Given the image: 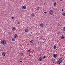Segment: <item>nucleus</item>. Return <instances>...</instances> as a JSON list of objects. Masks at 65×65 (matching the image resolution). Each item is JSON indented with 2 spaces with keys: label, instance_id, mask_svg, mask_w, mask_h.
I'll use <instances>...</instances> for the list:
<instances>
[{
  "label": "nucleus",
  "instance_id": "nucleus-1",
  "mask_svg": "<svg viewBox=\"0 0 65 65\" xmlns=\"http://www.w3.org/2000/svg\"><path fill=\"white\" fill-rule=\"evenodd\" d=\"M1 43L3 44V45H5L6 44V41L4 40H2L1 41Z\"/></svg>",
  "mask_w": 65,
  "mask_h": 65
},
{
  "label": "nucleus",
  "instance_id": "nucleus-2",
  "mask_svg": "<svg viewBox=\"0 0 65 65\" xmlns=\"http://www.w3.org/2000/svg\"><path fill=\"white\" fill-rule=\"evenodd\" d=\"M49 14L50 15H53L54 14V12L53 10H50L49 11Z\"/></svg>",
  "mask_w": 65,
  "mask_h": 65
},
{
  "label": "nucleus",
  "instance_id": "nucleus-3",
  "mask_svg": "<svg viewBox=\"0 0 65 65\" xmlns=\"http://www.w3.org/2000/svg\"><path fill=\"white\" fill-rule=\"evenodd\" d=\"M2 55L3 56H5L6 55V53L4 52L2 53Z\"/></svg>",
  "mask_w": 65,
  "mask_h": 65
},
{
  "label": "nucleus",
  "instance_id": "nucleus-4",
  "mask_svg": "<svg viewBox=\"0 0 65 65\" xmlns=\"http://www.w3.org/2000/svg\"><path fill=\"white\" fill-rule=\"evenodd\" d=\"M22 8L23 9H25L26 8V6H22Z\"/></svg>",
  "mask_w": 65,
  "mask_h": 65
},
{
  "label": "nucleus",
  "instance_id": "nucleus-5",
  "mask_svg": "<svg viewBox=\"0 0 65 65\" xmlns=\"http://www.w3.org/2000/svg\"><path fill=\"white\" fill-rule=\"evenodd\" d=\"M57 54H54L53 55V57L54 58H57Z\"/></svg>",
  "mask_w": 65,
  "mask_h": 65
},
{
  "label": "nucleus",
  "instance_id": "nucleus-6",
  "mask_svg": "<svg viewBox=\"0 0 65 65\" xmlns=\"http://www.w3.org/2000/svg\"><path fill=\"white\" fill-rule=\"evenodd\" d=\"M14 37L15 38H17L18 37V35L17 34H15L14 36Z\"/></svg>",
  "mask_w": 65,
  "mask_h": 65
},
{
  "label": "nucleus",
  "instance_id": "nucleus-7",
  "mask_svg": "<svg viewBox=\"0 0 65 65\" xmlns=\"http://www.w3.org/2000/svg\"><path fill=\"white\" fill-rule=\"evenodd\" d=\"M42 60V58L41 57H40L38 59L39 61H41Z\"/></svg>",
  "mask_w": 65,
  "mask_h": 65
},
{
  "label": "nucleus",
  "instance_id": "nucleus-8",
  "mask_svg": "<svg viewBox=\"0 0 65 65\" xmlns=\"http://www.w3.org/2000/svg\"><path fill=\"white\" fill-rule=\"evenodd\" d=\"M40 25L41 27H42L43 28V27L44 26V24H43V23H41Z\"/></svg>",
  "mask_w": 65,
  "mask_h": 65
},
{
  "label": "nucleus",
  "instance_id": "nucleus-9",
  "mask_svg": "<svg viewBox=\"0 0 65 65\" xmlns=\"http://www.w3.org/2000/svg\"><path fill=\"white\" fill-rule=\"evenodd\" d=\"M60 38L62 39H64V38H65L64 36L62 35V36H61L60 37Z\"/></svg>",
  "mask_w": 65,
  "mask_h": 65
},
{
  "label": "nucleus",
  "instance_id": "nucleus-10",
  "mask_svg": "<svg viewBox=\"0 0 65 65\" xmlns=\"http://www.w3.org/2000/svg\"><path fill=\"white\" fill-rule=\"evenodd\" d=\"M12 30L13 31H14V30H16V28L15 27H13L12 28Z\"/></svg>",
  "mask_w": 65,
  "mask_h": 65
},
{
  "label": "nucleus",
  "instance_id": "nucleus-11",
  "mask_svg": "<svg viewBox=\"0 0 65 65\" xmlns=\"http://www.w3.org/2000/svg\"><path fill=\"white\" fill-rule=\"evenodd\" d=\"M25 32L26 33H28L29 32V29H26L25 30Z\"/></svg>",
  "mask_w": 65,
  "mask_h": 65
},
{
  "label": "nucleus",
  "instance_id": "nucleus-12",
  "mask_svg": "<svg viewBox=\"0 0 65 65\" xmlns=\"http://www.w3.org/2000/svg\"><path fill=\"white\" fill-rule=\"evenodd\" d=\"M32 51H31L30 49H29L28 50H27V52H31Z\"/></svg>",
  "mask_w": 65,
  "mask_h": 65
},
{
  "label": "nucleus",
  "instance_id": "nucleus-13",
  "mask_svg": "<svg viewBox=\"0 0 65 65\" xmlns=\"http://www.w3.org/2000/svg\"><path fill=\"white\" fill-rule=\"evenodd\" d=\"M59 61H60L61 62H62V58H60L59 59Z\"/></svg>",
  "mask_w": 65,
  "mask_h": 65
},
{
  "label": "nucleus",
  "instance_id": "nucleus-14",
  "mask_svg": "<svg viewBox=\"0 0 65 65\" xmlns=\"http://www.w3.org/2000/svg\"><path fill=\"white\" fill-rule=\"evenodd\" d=\"M61 62L59 60H58V62L57 63V64H60V63H61Z\"/></svg>",
  "mask_w": 65,
  "mask_h": 65
},
{
  "label": "nucleus",
  "instance_id": "nucleus-15",
  "mask_svg": "<svg viewBox=\"0 0 65 65\" xmlns=\"http://www.w3.org/2000/svg\"><path fill=\"white\" fill-rule=\"evenodd\" d=\"M35 15H34V13H32V14H31V17H34L35 16Z\"/></svg>",
  "mask_w": 65,
  "mask_h": 65
},
{
  "label": "nucleus",
  "instance_id": "nucleus-16",
  "mask_svg": "<svg viewBox=\"0 0 65 65\" xmlns=\"http://www.w3.org/2000/svg\"><path fill=\"white\" fill-rule=\"evenodd\" d=\"M62 15L63 16H65V12H63L62 13Z\"/></svg>",
  "mask_w": 65,
  "mask_h": 65
},
{
  "label": "nucleus",
  "instance_id": "nucleus-17",
  "mask_svg": "<svg viewBox=\"0 0 65 65\" xmlns=\"http://www.w3.org/2000/svg\"><path fill=\"white\" fill-rule=\"evenodd\" d=\"M54 6H56L57 5V3L56 2H55L54 4Z\"/></svg>",
  "mask_w": 65,
  "mask_h": 65
},
{
  "label": "nucleus",
  "instance_id": "nucleus-18",
  "mask_svg": "<svg viewBox=\"0 0 65 65\" xmlns=\"http://www.w3.org/2000/svg\"><path fill=\"white\" fill-rule=\"evenodd\" d=\"M34 41H33V40H31L30 41V42H31V43H33V42Z\"/></svg>",
  "mask_w": 65,
  "mask_h": 65
},
{
  "label": "nucleus",
  "instance_id": "nucleus-19",
  "mask_svg": "<svg viewBox=\"0 0 65 65\" xmlns=\"http://www.w3.org/2000/svg\"><path fill=\"white\" fill-rule=\"evenodd\" d=\"M56 45H54V50H55L56 49Z\"/></svg>",
  "mask_w": 65,
  "mask_h": 65
},
{
  "label": "nucleus",
  "instance_id": "nucleus-20",
  "mask_svg": "<svg viewBox=\"0 0 65 65\" xmlns=\"http://www.w3.org/2000/svg\"><path fill=\"white\" fill-rule=\"evenodd\" d=\"M12 41H15V39L12 38Z\"/></svg>",
  "mask_w": 65,
  "mask_h": 65
},
{
  "label": "nucleus",
  "instance_id": "nucleus-21",
  "mask_svg": "<svg viewBox=\"0 0 65 65\" xmlns=\"http://www.w3.org/2000/svg\"><path fill=\"white\" fill-rule=\"evenodd\" d=\"M37 10H39V7H37Z\"/></svg>",
  "mask_w": 65,
  "mask_h": 65
},
{
  "label": "nucleus",
  "instance_id": "nucleus-22",
  "mask_svg": "<svg viewBox=\"0 0 65 65\" xmlns=\"http://www.w3.org/2000/svg\"><path fill=\"white\" fill-rule=\"evenodd\" d=\"M21 55V56H23V55H24V54L23 53H20Z\"/></svg>",
  "mask_w": 65,
  "mask_h": 65
},
{
  "label": "nucleus",
  "instance_id": "nucleus-23",
  "mask_svg": "<svg viewBox=\"0 0 65 65\" xmlns=\"http://www.w3.org/2000/svg\"><path fill=\"white\" fill-rule=\"evenodd\" d=\"M63 31H65V27H64L63 28Z\"/></svg>",
  "mask_w": 65,
  "mask_h": 65
},
{
  "label": "nucleus",
  "instance_id": "nucleus-24",
  "mask_svg": "<svg viewBox=\"0 0 65 65\" xmlns=\"http://www.w3.org/2000/svg\"><path fill=\"white\" fill-rule=\"evenodd\" d=\"M55 59H54V60H52V61L54 63L55 62Z\"/></svg>",
  "mask_w": 65,
  "mask_h": 65
},
{
  "label": "nucleus",
  "instance_id": "nucleus-25",
  "mask_svg": "<svg viewBox=\"0 0 65 65\" xmlns=\"http://www.w3.org/2000/svg\"><path fill=\"white\" fill-rule=\"evenodd\" d=\"M45 58H46V56H44L43 57V59H45Z\"/></svg>",
  "mask_w": 65,
  "mask_h": 65
},
{
  "label": "nucleus",
  "instance_id": "nucleus-26",
  "mask_svg": "<svg viewBox=\"0 0 65 65\" xmlns=\"http://www.w3.org/2000/svg\"><path fill=\"white\" fill-rule=\"evenodd\" d=\"M44 13L46 14V13H47V12H46L45 11V12H44Z\"/></svg>",
  "mask_w": 65,
  "mask_h": 65
},
{
  "label": "nucleus",
  "instance_id": "nucleus-27",
  "mask_svg": "<svg viewBox=\"0 0 65 65\" xmlns=\"http://www.w3.org/2000/svg\"><path fill=\"white\" fill-rule=\"evenodd\" d=\"M11 18L12 19H14V17H12Z\"/></svg>",
  "mask_w": 65,
  "mask_h": 65
},
{
  "label": "nucleus",
  "instance_id": "nucleus-28",
  "mask_svg": "<svg viewBox=\"0 0 65 65\" xmlns=\"http://www.w3.org/2000/svg\"><path fill=\"white\" fill-rule=\"evenodd\" d=\"M22 60L20 61L21 63H22Z\"/></svg>",
  "mask_w": 65,
  "mask_h": 65
},
{
  "label": "nucleus",
  "instance_id": "nucleus-29",
  "mask_svg": "<svg viewBox=\"0 0 65 65\" xmlns=\"http://www.w3.org/2000/svg\"><path fill=\"white\" fill-rule=\"evenodd\" d=\"M61 11H64V10H63V9H62V10H61Z\"/></svg>",
  "mask_w": 65,
  "mask_h": 65
},
{
  "label": "nucleus",
  "instance_id": "nucleus-30",
  "mask_svg": "<svg viewBox=\"0 0 65 65\" xmlns=\"http://www.w3.org/2000/svg\"><path fill=\"white\" fill-rule=\"evenodd\" d=\"M18 24H20V22H18Z\"/></svg>",
  "mask_w": 65,
  "mask_h": 65
},
{
  "label": "nucleus",
  "instance_id": "nucleus-31",
  "mask_svg": "<svg viewBox=\"0 0 65 65\" xmlns=\"http://www.w3.org/2000/svg\"><path fill=\"white\" fill-rule=\"evenodd\" d=\"M58 34H60V32H58Z\"/></svg>",
  "mask_w": 65,
  "mask_h": 65
},
{
  "label": "nucleus",
  "instance_id": "nucleus-32",
  "mask_svg": "<svg viewBox=\"0 0 65 65\" xmlns=\"http://www.w3.org/2000/svg\"><path fill=\"white\" fill-rule=\"evenodd\" d=\"M60 1H63V0H60Z\"/></svg>",
  "mask_w": 65,
  "mask_h": 65
},
{
  "label": "nucleus",
  "instance_id": "nucleus-33",
  "mask_svg": "<svg viewBox=\"0 0 65 65\" xmlns=\"http://www.w3.org/2000/svg\"><path fill=\"white\" fill-rule=\"evenodd\" d=\"M63 65H65V63H64L63 64Z\"/></svg>",
  "mask_w": 65,
  "mask_h": 65
},
{
  "label": "nucleus",
  "instance_id": "nucleus-34",
  "mask_svg": "<svg viewBox=\"0 0 65 65\" xmlns=\"http://www.w3.org/2000/svg\"><path fill=\"white\" fill-rule=\"evenodd\" d=\"M44 4H45V3H44Z\"/></svg>",
  "mask_w": 65,
  "mask_h": 65
}]
</instances>
